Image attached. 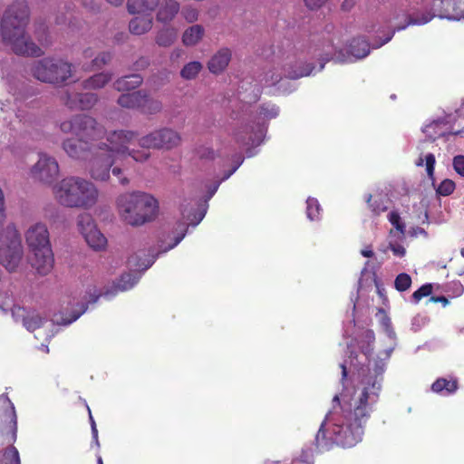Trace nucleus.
I'll return each instance as SVG.
<instances>
[{
  "label": "nucleus",
  "mask_w": 464,
  "mask_h": 464,
  "mask_svg": "<svg viewBox=\"0 0 464 464\" xmlns=\"http://www.w3.org/2000/svg\"><path fill=\"white\" fill-rule=\"evenodd\" d=\"M86 243L94 250H102L107 245L106 237L101 233V231L95 227L89 232L82 234Z\"/></svg>",
  "instance_id": "obj_26"
},
{
  "label": "nucleus",
  "mask_w": 464,
  "mask_h": 464,
  "mask_svg": "<svg viewBox=\"0 0 464 464\" xmlns=\"http://www.w3.org/2000/svg\"><path fill=\"white\" fill-rule=\"evenodd\" d=\"M57 160L47 154H40L38 161L32 167L31 175L34 179L52 184L59 175Z\"/></svg>",
  "instance_id": "obj_12"
},
{
  "label": "nucleus",
  "mask_w": 464,
  "mask_h": 464,
  "mask_svg": "<svg viewBox=\"0 0 464 464\" xmlns=\"http://www.w3.org/2000/svg\"><path fill=\"white\" fill-rule=\"evenodd\" d=\"M139 145L143 149H162L160 130H154L139 140Z\"/></svg>",
  "instance_id": "obj_31"
},
{
  "label": "nucleus",
  "mask_w": 464,
  "mask_h": 464,
  "mask_svg": "<svg viewBox=\"0 0 464 464\" xmlns=\"http://www.w3.org/2000/svg\"><path fill=\"white\" fill-rule=\"evenodd\" d=\"M196 153L200 160H213L216 158L215 150L212 148L207 146H199L196 150Z\"/></svg>",
  "instance_id": "obj_47"
},
{
  "label": "nucleus",
  "mask_w": 464,
  "mask_h": 464,
  "mask_svg": "<svg viewBox=\"0 0 464 464\" xmlns=\"http://www.w3.org/2000/svg\"><path fill=\"white\" fill-rule=\"evenodd\" d=\"M121 218L132 227L154 220L159 211L158 200L146 192L132 191L121 194L116 199Z\"/></svg>",
  "instance_id": "obj_4"
},
{
  "label": "nucleus",
  "mask_w": 464,
  "mask_h": 464,
  "mask_svg": "<svg viewBox=\"0 0 464 464\" xmlns=\"http://www.w3.org/2000/svg\"><path fill=\"white\" fill-rule=\"evenodd\" d=\"M5 464H21L19 452L14 447H9L5 450L4 454Z\"/></svg>",
  "instance_id": "obj_44"
},
{
  "label": "nucleus",
  "mask_w": 464,
  "mask_h": 464,
  "mask_svg": "<svg viewBox=\"0 0 464 464\" xmlns=\"http://www.w3.org/2000/svg\"><path fill=\"white\" fill-rule=\"evenodd\" d=\"M354 5V0H344L342 4V9L344 11H349L353 7Z\"/></svg>",
  "instance_id": "obj_58"
},
{
  "label": "nucleus",
  "mask_w": 464,
  "mask_h": 464,
  "mask_svg": "<svg viewBox=\"0 0 464 464\" xmlns=\"http://www.w3.org/2000/svg\"><path fill=\"white\" fill-rule=\"evenodd\" d=\"M435 163L436 159L434 154L428 153L426 155H420V157L417 159L415 164L418 167H421L425 164L426 167V172L430 179H434V169H435Z\"/></svg>",
  "instance_id": "obj_33"
},
{
  "label": "nucleus",
  "mask_w": 464,
  "mask_h": 464,
  "mask_svg": "<svg viewBox=\"0 0 464 464\" xmlns=\"http://www.w3.org/2000/svg\"><path fill=\"white\" fill-rule=\"evenodd\" d=\"M182 15L188 23H193L198 20V12L196 8L191 6H185L182 9Z\"/></svg>",
  "instance_id": "obj_50"
},
{
  "label": "nucleus",
  "mask_w": 464,
  "mask_h": 464,
  "mask_svg": "<svg viewBox=\"0 0 464 464\" xmlns=\"http://www.w3.org/2000/svg\"><path fill=\"white\" fill-rule=\"evenodd\" d=\"M162 110V103L157 99H153L144 91V100L141 102L140 111L145 114H156Z\"/></svg>",
  "instance_id": "obj_32"
},
{
  "label": "nucleus",
  "mask_w": 464,
  "mask_h": 464,
  "mask_svg": "<svg viewBox=\"0 0 464 464\" xmlns=\"http://www.w3.org/2000/svg\"><path fill=\"white\" fill-rule=\"evenodd\" d=\"M350 53L357 58H364L370 53V44L364 38H353L350 44Z\"/></svg>",
  "instance_id": "obj_29"
},
{
  "label": "nucleus",
  "mask_w": 464,
  "mask_h": 464,
  "mask_svg": "<svg viewBox=\"0 0 464 464\" xmlns=\"http://www.w3.org/2000/svg\"><path fill=\"white\" fill-rule=\"evenodd\" d=\"M24 256L20 233L14 225H8L4 230L0 244V264L9 272L18 267Z\"/></svg>",
  "instance_id": "obj_9"
},
{
  "label": "nucleus",
  "mask_w": 464,
  "mask_h": 464,
  "mask_svg": "<svg viewBox=\"0 0 464 464\" xmlns=\"http://www.w3.org/2000/svg\"><path fill=\"white\" fill-rule=\"evenodd\" d=\"M282 79H283V75L282 74H276V73L272 72V74L270 75V79H267L266 82L270 85H276Z\"/></svg>",
  "instance_id": "obj_55"
},
{
  "label": "nucleus",
  "mask_w": 464,
  "mask_h": 464,
  "mask_svg": "<svg viewBox=\"0 0 464 464\" xmlns=\"http://www.w3.org/2000/svg\"><path fill=\"white\" fill-rule=\"evenodd\" d=\"M205 29L200 24H194L185 30L182 35V43L186 46L196 45L203 37Z\"/></svg>",
  "instance_id": "obj_25"
},
{
  "label": "nucleus",
  "mask_w": 464,
  "mask_h": 464,
  "mask_svg": "<svg viewBox=\"0 0 464 464\" xmlns=\"http://www.w3.org/2000/svg\"><path fill=\"white\" fill-rule=\"evenodd\" d=\"M111 78L112 74L110 72L96 73L83 81L82 87L85 90L102 89L111 81Z\"/></svg>",
  "instance_id": "obj_24"
},
{
  "label": "nucleus",
  "mask_w": 464,
  "mask_h": 464,
  "mask_svg": "<svg viewBox=\"0 0 464 464\" xmlns=\"http://www.w3.org/2000/svg\"><path fill=\"white\" fill-rule=\"evenodd\" d=\"M331 47V50L327 51L326 53H325V57L324 58V61H330L334 54V47L333 46H330Z\"/></svg>",
  "instance_id": "obj_61"
},
{
  "label": "nucleus",
  "mask_w": 464,
  "mask_h": 464,
  "mask_svg": "<svg viewBox=\"0 0 464 464\" xmlns=\"http://www.w3.org/2000/svg\"><path fill=\"white\" fill-rule=\"evenodd\" d=\"M459 115H464V100L460 107L456 111Z\"/></svg>",
  "instance_id": "obj_64"
},
{
  "label": "nucleus",
  "mask_w": 464,
  "mask_h": 464,
  "mask_svg": "<svg viewBox=\"0 0 464 464\" xmlns=\"http://www.w3.org/2000/svg\"><path fill=\"white\" fill-rule=\"evenodd\" d=\"M60 130L65 134L70 133L94 142H100L99 140L105 136V128L87 114H76L62 121Z\"/></svg>",
  "instance_id": "obj_6"
},
{
  "label": "nucleus",
  "mask_w": 464,
  "mask_h": 464,
  "mask_svg": "<svg viewBox=\"0 0 464 464\" xmlns=\"http://www.w3.org/2000/svg\"><path fill=\"white\" fill-rule=\"evenodd\" d=\"M111 60V54L110 53H101L98 56H96L92 61L93 68H101L103 65L107 64Z\"/></svg>",
  "instance_id": "obj_48"
},
{
  "label": "nucleus",
  "mask_w": 464,
  "mask_h": 464,
  "mask_svg": "<svg viewBox=\"0 0 464 464\" xmlns=\"http://www.w3.org/2000/svg\"><path fill=\"white\" fill-rule=\"evenodd\" d=\"M94 53L92 49L88 48L83 51V56L85 58H92L93 56Z\"/></svg>",
  "instance_id": "obj_62"
},
{
  "label": "nucleus",
  "mask_w": 464,
  "mask_h": 464,
  "mask_svg": "<svg viewBox=\"0 0 464 464\" xmlns=\"http://www.w3.org/2000/svg\"><path fill=\"white\" fill-rule=\"evenodd\" d=\"M152 27V17L150 14L140 15L132 18L129 24L130 32L136 35H141L149 32Z\"/></svg>",
  "instance_id": "obj_23"
},
{
  "label": "nucleus",
  "mask_w": 464,
  "mask_h": 464,
  "mask_svg": "<svg viewBox=\"0 0 464 464\" xmlns=\"http://www.w3.org/2000/svg\"><path fill=\"white\" fill-rule=\"evenodd\" d=\"M433 286L431 284H424L419 289H417L411 295L412 301L418 304L423 297H427L431 295Z\"/></svg>",
  "instance_id": "obj_41"
},
{
  "label": "nucleus",
  "mask_w": 464,
  "mask_h": 464,
  "mask_svg": "<svg viewBox=\"0 0 464 464\" xmlns=\"http://www.w3.org/2000/svg\"><path fill=\"white\" fill-rule=\"evenodd\" d=\"M453 168L455 171L460 175L461 177H464V156L463 155H458L453 158Z\"/></svg>",
  "instance_id": "obj_51"
},
{
  "label": "nucleus",
  "mask_w": 464,
  "mask_h": 464,
  "mask_svg": "<svg viewBox=\"0 0 464 464\" xmlns=\"http://www.w3.org/2000/svg\"><path fill=\"white\" fill-rule=\"evenodd\" d=\"M279 113V109L274 104H263L260 108V114L268 120L276 118Z\"/></svg>",
  "instance_id": "obj_46"
},
{
  "label": "nucleus",
  "mask_w": 464,
  "mask_h": 464,
  "mask_svg": "<svg viewBox=\"0 0 464 464\" xmlns=\"http://www.w3.org/2000/svg\"><path fill=\"white\" fill-rule=\"evenodd\" d=\"M430 302L432 303H441L443 306H446L449 304V300L447 297L441 295V296H431L430 298Z\"/></svg>",
  "instance_id": "obj_56"
},
{
  "label": "nucleus",
  "mask_w": 464,
  "mask_h": 464,
  "mask_svg": "<svg viewBox=\"0 0 464 464\" xmlns=\"http://www.w3.org/2000/svg\"><path fill=\"white\" fill-rule=\"evenodd\" d=\"M291 464H314V452L311 448L303 449L298 457Z\"/></svg>",
  "instance_id": "obj_39"
},
{
  "label": "nucleus",
  "mask_w": 464,
  "mask_h": 464,
  "mask_svg": "<svg viewBox=\"0 0 464 464\" xmlns=\"http://www.w3.org/2000/svg\"><path fill=\"white\" fill-rule=\"evenodd\" d=\"M25 240L32 253V266L39 275H48L53 267L54 259L46 225L39 222L31 226L25 232Z\"/></svg>",
  "instance_id": "obj_5"
},
{
  "label": "nucleus",
  "mask_w": 464,
  "mask_h": 464,
  "mask_svg": "<svg viewBox=\"0 0 464 464\" xmlns=\"http://www.w3.org/2000/svg\"><path fill=\"white\" fill-rule=\"evenodd\" d=\"M144 100V91L139 90L132 92L122 93L117 100V103L126 109L140 110L141 102Z\"/></svg>",
  "instance_id": "obj_19"
},
{
  "label": "nucleus",
  "mask_w": 464,
  "mask_h": 464,
  "mask_svg": "<svg viewBox=\"0 0 464 464\" xmlns=\"http://www.w3.org/2000/svg\"><path fill=\"white\" fill-rule=\"evenodd\" d=\"M391 224L400 232H403L405 226L401 220L400 214L397 211H392L388 215Z\"/></svg>",
  "instance_id": "obj_49"
},
{
  "label": "nucleus",
  "mask_w": 464,
  "mask_h": 464,
  "mask_svg": "<svg viewBox=\"0 0 464 464\" xmlns=\"http://www.w3.org/2000/svg\"><path fill=\"white\" fill-rule=\"evenodd\" d=\"M367 203L374 216H380L382 212L388 209V207L384 204L382 198H372V196L369 194L367 196Z\"/></svg>",
  "instance_id": "obj_36"
},
{
  "label": "nucleus",
  "mask_w": 464,
  "mask_h": 464,
  "mask_svg": "<svg viewBox=\"0 0 464 464\" xmlns=\"http://www.w3.org/2000/svg\"><path fill=\"white\" fill-rule=\"evenodd\" d=\"M136 282L137 280L135 276H132L131 274H123L121 276L117 283L116 288L121 291H126L131 288L136 284Z\"/></svg>",
  "instance_id": "obj_40"
},
{
  "label": "nucleus",
  "mask_w": 464,
  "mask_h": 464,
  "mask_svg": "<svg viewBox=\"0 0 464 464\" xmlns=\"http://www.w3.org/2000/svg\"><path fill=\"white\" fill-rule=\"evenodd\" d=\"M432 10L434 13H423L420 17H408V21L404 25L398 26L397 31L405 29L408 25H421L429 23L436 15L441 18L451 20L464 19V0H433Z\"/></svg>",
  "instance_id": "obj_8"
},
{
  "label": "nucleus",
  "mask_w": 464,
  "mask_h": 464,
  "mask_svg": "<svg viewBox=\"0 0 464 464\" xmlns=\"http://www.w3.org/2000/svg\"><path fill=\"white\" fill-rule=\"evenodd\" d=\"M183 53V51L181 49H174L170 54V59L171 60H175V59H178L179 58Z\"/></svg>",
  "instance_id": "obj_59"
},
{
  "label": "nucleus",
  "mask_w": 464,
  "mask_h": 464,
  "mask_svg": "<svg viewBox=\"0 0 464 464\" xmlns=\"http://www.w3.org/2000/svg\"><path fill=\"white\" fill-rule=\"evenodd\" d=\"M233 138L240 146L254 144L256 141V133L253 131V126L244 124L237 127L233 132Z\"/></svg>",
  "instance_id": "obj_21"
},
{
  "label": "nucleus",
  "mask_w": 464,
  "mask_h": 464,
  "mask_svg": "<svg viewBox=\"0 0 464 464\" xmlns=\"http://www.w3.org/2000/svg\"><path fill=\"white\" fill-rule=\"evenodd\" d=\"M314 69V66L312 63H306L300 61H295L294 63H285L283 67L284 76L292 80L308 76Z\"/></svg>",
  "instance_id": "obj_17"
},
{
  "label": "nucleus",
  "mask_w": 464,
  "mask_h": 464,
  "mask_svg": "<svg viewBox=\"0 0 464 464\" xmlns=\"http://www.w3.org/2000/svg\"><path fill=\"white\" fill-rule=\"evenodd\" d=\"M361 254L365 257H372L374 255L373 251L371 248L362 249L361 251Z\"/></svg>",
  "instance_id": "obj_60"
},
{
  "label": "nucleus",
  "mask_w": 464,
  "mask_h": 464,
  "mask_svg": "<svg viewBox=\"0 0 464 464\" xmlns=\"http://www.w3.org/2000/svg\"><path fill=\"white\" fill-rule=\"evenodd\" d=\"M384 366L382 360H375L372 372L362 379V387L354 391L350 402L341 406L340 411L330 412L329 437L324 430V423L321 424L314 439L319 451L329 450L334 444L352 448L362 441L365 426L380 400Z\"/></svg>",
  "instance_id": "obj_1"
},
{
  "label": "nucleus",
  "mask_w": 464,
  "mask_h": 464,
  "mask_svg": "<svg viewBox=\"0 0 464 464\" xmlns=\"http://www.w3.org/2000/svg\"><path fill=\"white\" fill-rule=\"evenodd\" d=\"M390 249L397 256H403L406 253L405 248L401 245L390 244Z\"/></svg>",
  "instance_id": "obj_54"
},
{
  "label": "nucleus",
  "mask_w": 464,
  "mask_h": 464,
  "mask_svg": "<svg viewBox=\"0 0 464 464\" xmlns=\"http://www.w3.org/2000/svg\"><path fill=\"white\" fill-rule=\"evenodd\" d=\"M30 72L43 82L61 84L72 76V63L62 59L44 58L35 62Z\"/></svg>",
  "instance_id": "obj_7"
},
{
  "label": "nucleus",
  "mask_w": 464,
  "mask_h": 464,
  "mask_svg": "<svg viewBox=\"0 0 464 464\" xmlns=\"http://www.w3.org/2000/svg\"><path fill=\"white\" fill-rule=\"evenodd\" d=\"M455 183L453 180L446 179L442 180L436 189V192L443 197L450 196L455 189Z\"/></svg>",
  "instance_id": "obj_43"
},
{
  "label": "nucleus",
  "mask_w": 464,
  "mask_h": 464,
  "mask_svg": "<svg viewBox=\"0 0 464 464\" xmlns=\"http://www.w3.org/2000/svg\"><path fill=\"white\" fill-rule=\"evenodd\" d=\"M232 57V52L227 47L220 48L208 62L210 72L219 74L228 66Z\"/></svg>",
  "instance_id": "obj_15"
},
{
  "label": "nucleus",
  "mask_w": 464,
  "mask_h": 464,
  "mask_svg": "<svg viewBox=\"0 0 464 464\" xmlns=\"http://www.w3.org/2000/svg\"><path fill=\"white\" fill-rule=\"evenodd\" d=\"M55 200L67 208L91 209L99 199V190L90 180L71 176L61 179L53 187Z\"/></svg>",
  "instance_id": "obj_3"
},
{
  "label": "nucleus",
  "mask_w": 464,
  "mask_h": 464,
  "mask_svg": "<svg viewBox=\"0 0 464 464\" xmlns=\"http://www.w3.org/2000/svg\"><path fill=\"white\" fill-rule=\"evenodd\" d=\"M201 63L194 61L184 65L180 71V76L185 80L195 79L202 70Z\"/></svg>",
  "instance_id": "obj_35"
},
{
  "label": "nucleus",
  "mask_w": 464,
  "mask_h": 464,
  "mask_svg": "<svg viewBox=\"0 0 464 464\" xmlns=\"http://www.w3.org/2000/svg\"><path fill=\"white\" fill-rule=\"evenodd\" d=\"M107 140V153H112L113 157L117 154L130 156L135 161H145L150 158V153L145 150H130L128 145L138 137V132L130 130H119L105 131Z\"/></svg>",
  "instance_id": "obj_10"
},
{
  "label": "nucleus",
  "mask_w": 464,
  "mask_h": 464,
  "mask_svg": "<svg viewBox=\"0 0 464 464\" xmlns=\"http://www.w3.org/2000/svg\"><path fill=\"white\" fill-rule=\"evenodd\" d=\"M441 123L442 122L439 121H433L432 123L428 124L424 127L423 132L426 133L427 136H429L433 140L439 137L445 136L446 133L444 131L437 130V129H439L440 127Z\"/></svg>",
  "instance_id": "obj_42"
},
{
  "label": "nucleus",
  "mask_w": 464,
  "mask_h": 464,
  "mask_svg": "<svg viewBox=\"0 0 464 464\" xmlns=\"http://www.w3.org/2000/svg\"><path fill=\"white\" fill-rule=\"evenodd\" d=\"M143 78L140 74H130L117 79L114 89L118 92H129L138 88L142 83Z\"/></svg>",
  "instance_id": "obj_22"
},
{
  "label": "nucleus",
  "mask_w": 464,
  "mask_h": 464,
  "mask_svg": "<svg viewBox=\"0 0 464 464\" xmlns=\"http://www.w3.org/2000/svg\"><path fill=\"white\" fill-rule=\"evenodd\" d=\"M150 64V61L149 59L145 58V57H140L135 63L136 67L138 69H144L146 67H148Z\"/></svg>",
  "instance_id": "obj_57"
},
{
  "label": "nucleus",
  "mask_w": 464,
  "mask_h": 464,
  "mask_svg": "<svg viewBox=\"0 0 464 464\" xmlns=\"http://www.w3.org/2000/svg\"><path fill=\"white\" fill-rule=\"evenodd\" d=\"M97 144L99 142L75 137L65 139L62 147L70 158L86 161L94 150H97Z\"/></svg>",
  "instance_id": "obj_13"
},
{
  "label": "nucleus",
  "mask_w": 464,
  "mask_h": 464,
  "mask_svg": "<svg viewBox=\"0 0 464 464\" xmlns=\"http://www.w3.org/2000/svg\"><path fill=\"white\" fill-rule=\"evenodd\" d=\"M306 215L310 220H315L319 218L320 215V205L317 199L309 198L306 201Z\"/></svg>",
  "instance_id": "obj_38"
},
{
  "label": "nucleus",
  "mask_w": 464,
  "mask_h": 464,
  "mask_svg": "<svg viewBox=\"0 0 464 464\" xmlns=\"http://www.w3.org/2000/svg\"><path fill=\"white\" fill-rule=\"evenodd\" d=\"M309 9L320 8L327 0H304Z\"/></svg>",
  "instance_id": "obj_53"
},
{
  "label": "nucleus",
  "mask_w": 464,
  "mask_h": 464,
  "mask_svg": "<svg viewBox=\"0 0 464 464\" xmlns=\"http://www.w3.org/2000/svg\"><path fill=\"white\" fill-rule=\"evenodd\" d=\"M106 142H99L97 150L90 155L88 171L92 179L99 181H106L110 179V170L115 162L112 153H107Z\"/></svg>",
  "instance_id": "obj_11"
},
{
  "label": "nucleus",
  "mask_w": 464,
  "mask_h": 464,
  "mask_svg": "<svg viewBox=\"0 0 464 464\" xmlns=\"http://www.w3.org/2000/svg\"><path fill=\"white\" fill-rule=\"evenodd\" d=\"M77 227L80 233L82 235L85 232H89L97 227L92 215L87 212H83L79 214L77 217Z\"/></svg>",
  "instance_id": "obj_34"
},
{
  "label": "nucleus",
  "mask_w": 464,
  "mask_h": 464,
  "mask_svg": "<svg viewBox=\"0 0 464 464\" xmlns=\"http://www.w3.org/2000/svg\"><path fill=\"white\" fill-rule=\"evenodd\" d=\"M111 173L114 177L118 178L119 182L122 186H127L130 183V179L124 176L123 170L119 167H114L111 169Z\"/></svg>",
  "instance_id": "obj_52"
},
{
  "label": "nucleus",
  "mask_w": 464,
  "mask_h": 464,
  "mask_svg": "<svg viewBox=\"0 0 464 464\" xmlns=\"http://www.w3.org/2000/svg\"><path fill=\"white\" fill-rule=\"evenodd\" d=\"M459 389V382L456 378H438L431 384V391L441 395H451Z\"/></svg>",
  "instance_id": "obj_20"
},
{
  "label": "nucleus",
  "mask_w": 464,
  "mask_h": 464,
  "mask_svg": "<svg viewBox=\"0 0 464 464\" xmlns=\"http://www.w3.org/2000/svg\"><path fill=\"white\" fill-rule=\"evenodd\" d=\"M160 0H128V10L130 14L153 11L159 5Z\"/></svg>",
  "instance_id": "obj_27"
},
{
  "label": "nucleus",
  "mask_w": 464,
  "mask_h": 464,
  "mask_svg": "<svg viewBox=\"0 0 464 464\" xmlns=\"http://www.w3.org/2000/svg\"><path fill=\"white\" fill-rule=\"evenodd\" d=\"M178 36L177 30L167 27L160 30L156 35V44L161 47H169L174 44Z\"/></svg>",
  "instance_id": "obj_28"
},
{
  "label": "nucleus",
  "mask_w": 464,
  "mask_h": 464,
  "mask_svg": "<svg viewBox=\"0 0 464 464\" xmlns=\"http://www.w3.org/2000/svg\"><path fill=\"white\" fill-rule=\"evenodd\" d=\"M78 305H79L78 310H73L69 317L62 318L61 322H58V323L62 324H70L72 322L76 321L87 309L86 304H81Z\"/></svg>",
  "instance_id": "obj_45"
},
{
  "label": "nucleus",
  "mask_w": 464,
  "mask_h": 464,
  "mask_svg": "<svg viewBox=\"0 0 464 464\" xmlns=\"http://www.w3.org/2000/svg\"><path fill=\"white\" fill-rule=\"evenodd\" d=\"M61 100L71 110L87 111L92 109L98 102V96L95 93H70L65 92Z\"/></svg>",
  "instance_id": "obj_14"
},
{
  "label": "nucleus",
  "mask_w": 464,
  "mask_h": 464,
  "mask_svg": "<svg viewBox=\"0 0 464 464\" xmlns=\"http://www.w3.org/2000/svg\"><path fill=\"white\" fill-rule=\"evenodd\" d=\"M158 12L156 19L162 24L170 23L180 10V5L177 0H162L159 1Z\"/></svg>",
  "instance_id": "obj_16"
},
{
  "label": "nucleus",
  "mask_w": 464,
  "mask_h": 464,
  "mask_svg": "<svg viewBox=\"0 0 464 464\" xmlns=\"http://www.w3.org/2000/svg\"><path fill=\"white\" fill-rule=\"evenodd\" d=\"M24 309L19 305H14L12 308V314L15 317H22V323L24 326L30 332H34L43 325L44 318L38 314L28 313L24 315Z\"/></svg>",
  "instance_id": "obj_18"
},
{
  "label": "nucleus",
  "mask_w": 464,
  "mask_h": 464,
  "mask_svg": "<svg viewBox=\"0 0 464 464\" xmlns=\"http://www.w3.org/2000/svg\"><path fill=\"white\" fill-rule=\"evenodd\" d=\"M92 436H93L94 440L98 443V430L96 428V425H92Z\"/></svg>",
  "instance_id": "obj_63"
},
{
  "label": "nucleus",
  "mask_w": 464,
  "mask_h": 464,
  "mask_svg": "<svg viewBox=\"0 0 464 464\" xmlns=\"http://www.w3.org/2000/svg\"><path fill=\"white\" fill-rule=\"evenodd\" d=\"M29 22V8L24 0H17L5 10L1 22L3 41L19 55L39 57L44 52L25 34Z\"/></svg>",
  "instance_id": "obj_2"
},
{
  "label": "nucleus",
  "mask_w": 464,
  "mask_h": 464,
  "mask_svg": "<svg viewBox=\"0 0 464 464\" xmlns=\"http://www.w3.org/2000/svg\"><path fill=\"white\" fill-rule=\"evenodd\" d=\"M160 136L162 140V149H172L177 147L181 140L179 134L172 129H160Z\"/></svg>",
  "instance_id": "obj_30"
},
{
  "label": "nucleus",
  "mask_w": 464,
  "mask_h": 464,
  "mask_svg": "<svg viewBox=\"0 0 464 464\" xmlns=\"http://www.w3.org/2000/svg\"><path fill=\"white\" fill-rule=\"evenodd\" d=\"M411 285V277L406 273L399 274L394 280L395 289L399 292L408 290Z\"/></svg>",
  "instance_id": "obj_37"
}]
</instances>
